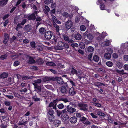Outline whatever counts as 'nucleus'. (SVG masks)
Returning <instances> with one entry per match:
<instances>
[{
  "instance_id": "f257e3e1",
  "label": "nucleus",
  "mask_w": 128,
  "mask_h": 128,
  "mask_svg": "<svg viewBox=\"0 0 128 128\" xmlns=\"http://www.w3.org/2000/svg\"><path fill=\"white\" fill-rule=\"evenodd\" d=\"M48 112L47 114L48 119L51 122H52L55 117L54 114V110H56L57 109L56 106L52 102H50L48 106Z\"/></svg>"
},
{
  "instance_id": "f03ea898",
  "label": "nucleus",
  "mask_w": 128,
  "mask_h": 128,
  "mask_svg": "<svg viewBox=\"0 0 128 128\" xmlns=\"http://www.w3.org/2000/svg\"><path fill=\"white\" fill-rule=\"evenodd\" d=\"M76 116L77 118H80L79 122L78 124V126L80 128H84L85 126V124L88 125L91 124V122L89 121L87 118L84 116L81 112L76 113Z\"/></svg>"
},
{
  "instance_id": "7ed1b4c3",
  "label": "nucleus",
  "mask_w": 128,
  "mask_h": 128,
  "mask_svg": "<svg viewBox=\"0 0 128 128\" xmlns=\"http://www.w3.org/2000/svg\"><path fill=\"white\" fill-rule=\"evenodd\" d=\"M82 37L84 39V42L88 43L90 40L94 38V36L92 33H88V32L86 31L83 34Z\"/></svg>"
},
{
  "instance_id": "20e7f679",
  "label": "nucleus",
  "mask_w": 128,
  "mask_h": 128,
  "mask_svg": "<svg viewBox=\"0 0 128 128\" xmlns=\"http://www.w3.org/2000/svg\"><path fill=\"white\" fill-rule=\"evenodd\" d=\"M73 23L71 20H68L67 21L65 22L64 25L63 30L65 32H69L70 29L72 27Z\"/></svg>"
},
{
  "instance_id": "39448f33",
  "label": "nucleus",
  "mask_w": 128,
  "mask_h": 128,
  "mask_svg": "<svg viewBox=\"0 0 128 128\" xmlns=\"http://www.w3.org/2000/svg\"><path fill=\"white\" fill-rule=\"evenodd\" d=\"M70 89V87L66 82H64L60 88V92L63 95L67 94L68 90Z\"/></svg>"
},
{
  "instance_id": "423d86ee",
  "label": "nucleus",
  "mask_w": 128,
  "mask_h": 128,
  "mask_svg": "<svg viewBox=\"0 0 128 128\" xmlns=\"http://www.w3.org/2000/svg\"><path fill=\"white\" fill-rule=\"evenodd\" d=\"M58 49L59 50H62L65 48H68L69 47L68 44L62 41H59L58 42Z\"/></svg>"
},
{
  "instance_id": "0eeeda50",
  "label": "nucleus",
  "mask_w": 128,
  "mask_h": 128,
  "mask_svg": "<svg viewBox=\"0 0 128 128\" xmlns=\"http://www.w3.org/2000/svg\"><path fill=\"white\" fill-rule=\"evenodd\" d=\"M53 33L51 31L46 32L44 34V37L46 40H50L53 35Z\"/></svg>"
},
{
  "instance_id": "6e6552de",
  "label": "nucleus",
  "mask_w": 128,
  "mask_h": 128,
  "mask_svg": "<svg viewBox=\"0 0 128 128\" xmlns=\"http://www.w3.org/2000/svg\"><path fill=\"white\" fill-rule=\"evenodd\" d=\"M66 110L68 113H69L70 114H73L75 112L76 110L73 107L70 106V105H67L66 107Z\"/></svg>"
},
{
  "instance_id": "1a4fd4ad",
  "label": "nucleus",
  "mask_w": 128,
  "mask_h": 128,
  "mask_svg": "<svg viewBox=\"0 0 128 128\" xmlns=\"http://www.w3.org/2000/svg\"><path fill=\"white\" fill-rule=\"evenodd\" d=\"M78 106L80 107V109L84 111H86L88 110V105L87 104H83L82 103H78Z\"/></svg>"
},
{
  "instance_id": "9d476101",
  "label": "nucleus",
  "mask_w": 128,
  "mask_h": 128,
  "mask_svg": "<svg viewBox=\"0 0 128 128\" xmlns=\"http://www.w3.org/2000/svg\"><path fill=\"white\" fill-rule=\"evenodd\" d=\"M4 38L3 41V42L4 44H6L7 43L9 40V35L6 33H5L4 34Z\"/></svg>"
},
{
  "instance_id": "9b49d317",
  "label": "nucleus",
  "mask_w": 128,
  "mask_h": 128,
  "mask_svg": "<svg viewBox=\"0 0 128 128\" xmlns=\"http://www.w3.org/2000/svg\"><path fill=\"white\" fill-rule=\"evenodd\" d=\"M28 20L34 21L36 18V16L34 13H32L31 14H28Z\"/></svg>"
},
{
  "instance_id": "f8f14e48",
  "label": "nucleus",
  "mask_w": 128,
  "mask_h": 128,
  "mask_svg": "<svg viewBox=\"0 0 128 128\" xmlns=\"http://www.w3.org/2000/svg\"><path fill=\"white\" fill-rule=\"evenodd\" d=\"M54 80H56L57 82L60 84H63L64 83L62 78L60 77H56L54 78Z\"/></svg>"
},
{
  "instance_id": "ddd939ff",
  "label": "nucleus",
  "mask_w": 128,
  "mask_h": 128,
  "mask_svg": "<svg viewBox=\"0 0 128 128\" xmlns=\"http://www.w3.org/2000/svg\"><path fill=\"white\" fill-rule=\"evenodd\" d=\"M82 72L81 70H76V72L74 74H75L78 77V78L80 80H81L82 78L81 77V75Z\"/></svg>"
},
{
  "instance_id": "4468645a",
  "label": "nucleus",
  "mask_w": 128,
  "mask_h": 128,
  "mask_svg": "<svg viewBox=\"0 0 128 128\" xmlns=\"http://www.w3.org/2000/svg\"><path fill=\"white\" fill-rule=\"evenodd\" d=\"M24 28L26 31L29 32L32 30V27L31 24H28L25 26Z\"/></svg>"
},
{
  "instance_id": "2eb2a0df",
  "label": "nucleus",
  "mask_w": 128,
  "mask_h": 128,
  "mask_svg": "<svg viewBox=\"0 0 128 128\" xmlns=\"http://www.w3.org/2000/svg\"><path fill=\"white\" fill-rule=\"evenodd\" d=\"M33 84L34 86V88L37 90V92L38 93H40L41 92V86H38V84H36L33 83Z\"/></svg>"
},
{
  "instance_id": "dca6fc26",
  "label": "nucleus",
  "mask_w": 128,
  "mask_h": 128,
  "mask_svg": "<svg viewBox=\"0 0 128 128\" xmlns=\"http://www.w3.org/2000/svg\"><path fill=\"white\" fill-rule=\"evenodd\" d=\"M9 122L8 120L7 121H3L0 125V127L1 128H6L7 127V126L9 124Z\"/></svg>"
},
{
  "instance_id": "f3484780",
  "label": "nucleus",
  "mask_w": 128,
  "mask_h": 128,
  "mask_svg": "<svg viewBox=\"0 0 128 128\" xmlns=\"http://www.w3.org/2000/svg\"><path fill=\"white\" fill-rule=\"evenodd\" d=\"M69 90V92L71 96H73L76 94V92L74 91V88L73 87H71V88H70V89Z\"/></svg>"
},
{
  "instance_id": "a211bd4d",
  "label": "nucleus",
  "mask_w": 128,
  "mask_h": 128,
  "mask_svg": "<svg viewBox=\"0 0 128 128\" xmlns=\"http://www.w3.org/2000/svg\"><path fill=\"white\" fill-rule=\"evenodd\" d=\"M27 121H24V119L21 118L18 123V124L20 125L25 126L27 124Z\"/></svg>"
},
{
  "instance_id": "6ab92c4d",
  "label": "nucleus",
  "mask_w": 128,
  "mask_h": 128,
  "mask_svg": "<svg viewBox=\"0 0 128 128\" xmlns=\"http://www.w3.org/2000/svg\"><path fill=\"white\" fill-rule=\"evenodd\" d=\"M55 119V118L54 119ZM54 125L56 127H58L61 124V122L60 120H54ZM54 120L52 122H53Z\"/></svg>"
},
{
  "instance_id": "aec40b11",
  "label": "nucleus",
  "mask_w": 128,
  "mask_h": 128,
  "mask_svg": "<svg viewBox=\"0 0 128 128\" xmlns=\"http://www.w3.org/2000/svg\"><path fill=\"white\" fill-rule=\"evenodd\" d=\"M70 120L72 123L75 124L76 123L77 121V119L76 117L73 116L70 118Z\"/></svg>"
},
{
  "instance_id": "412c9836",
  "label": "nucleus",
  "mask_w": 128,
  "mask_h": 128,
  "mask_svg": "<svg viewBox=\"0 0 128 128\" xmlns=\"http://www.w3.org/2000/svg\"><path fill=\"white\" fill-rule=\"evenodd\" d=\"M96 113L97 114V115L101 116V117L102 118H104L106 116L105 114L104 113L102 112V111L99 110L97 111L96 112Z\"/></svg>"
},
{
  "instance_id": "4be33fe9",
  "label": "nucleus",
  "mask_w": 128,
  "mask_h": 128,
  "mask_svg": "<svg viewBox=\"0 0 128 128\" xmlns=\"http://www.w3.org/2000/svg\"><path fill=\"white\" fill-rule=\"evenodd\" d=\"M94 50V48L92 46H89L87 48L86 53L88 54L93 53Z\"/></svg>"
},
{
  "instance_id": "5701e85b",
  "label": "nucleus",
  "mask_w": 128,
  "mask_h": 128,
  "mask_svg": "<svg viewBox=\"0 0 128 128\" xmlns=\"http://www.w3.org/2000/svg\"><path fill=\"white\" fill-rule=\"evenodd\" d=\"M68 82H69L70 84L72 86V87H75L76 85V82L74 80H69Z\"/></svg>"
},
{
  "instance_id": "b1692460",
  "label": "nucleus",
  "mask_w": 128,
  "mask_h": 128,
  "mask_svg": "<svg viewBox=\"0 0 128 128\" xmlns=\"http://www.w3.org/2000/svg\"><path fill=\"white\" fill-rule=\"evenodd\" d=\"M99 57L98 55H94L92 60V62L94 61L96 62H97L99 60Z\"/></svg>"
},
{
  "instance_id": "393cba45",
  "label": "nucleus",
  "mask_w": 128,
  "mask_h": 128,
  "mask_svg": "<svg viewBox=\"0 0 128 128\" xmlns=\"http://www.w3.org/2000/svg\"><path fill=\"white\" fill-rule=\"evenodd\" d=\"M29 62L30 64H34L35 63V60H34V57L31 56H28Z\"/></svg>"
},
{
  "instance_id": "a878e982",
  "label": "nucleus",
  "mask_w": 128,
  "mask_h": 128,
  "mask_svg": "<svg viewBox=\"0 0 128 128\" xmlns=\"http://www.w3.org/2000/svg\"><path fill=\"white\" fill-rule=\"evenodd\" d=\"M74 38L78 40H81L82 38V36L79 33H77L74 35Z\"/></svg>"
},
{
  "instance_id": "bb28decb",
  "label": "nucleus",
  "mask_w": 128,
  "mask_h": 128,
  "mask_svg": "<svg viewBox=\"0 0 128 128\" xmlns=\"http://www.w3.org/2000/svg\"><path fill=\"white\" fill-rule=\"evenodd\" d=\"M1 79H4L6 78L8 76V74L6 72H4L1 74Z\"/></svg>"
},
{
  "instance_id": "cd10ccee",
  "label": "nucleus",
  "mask_w": 128,
  "mask_h": 128,
  "mask_svg": "<svg viewBox=\"0 0 128 128\" xmlns=\"http://www.w3.org/2000/svg\"><path fill=\"white\" fill-rule=\"evenodd\" d=\"M54 78L52 77H46L44 78V80L45 82L52 80L53 81L54 80Z\"/></svg>"
},
{
  "instance_id": "c85d7f7f",
  "label": "nucleus",
  "mask_w": 128,
  "mask_h": 128,
  "mask_svg": "<svg viewBox=\"0 0 128 128\" xmlns=\"http://www.w3.org/2000/svg\"><path fill=\"white\" fill-rule=\"evenodd\" d=\"M70 74L71 76H73L74 74L76 72V70L74 68L72 67L70 69Z\"/></svg>"
},
{
  "instance_id": "c756f323",
  "label": "nucleus",
  "mask_w": 128,
  "mask_h": 128,
  "mask_svg": "<svg viewBox=\"0 0 128 128\" xmlns=\"http://www.w3.org/2000/svg\"><path fill=\"white\" fill-rule=\"evenodd\" d=\"M116 72L118 73L123 75L124 74H127L126 72H124V70H118L117 68L116 69Z\"/></svg>"
},
{
  "instance_id": "7c9ffc66",
  "label": "nucleus",
  "mask_w": 128,
  "mask_h": 128,
  "mask_svg": "<svg viewBox=\"0 0 128 128\" xmlns=\"http://www.w3.org/2000/svg\"><path fill=\"white\" fill-rule=\"evenodd\" d=\"M33 78L32 76H23L22 77V79L23 80H26L29 79H31Z\"/></svg>"
},
{
  "instance_id": "2f4dec72",
  "label": "nucleus",
  "mask_w": 128,
  "mask_h": 128,
  "mask_svg": "<svg viewBox=\"0 0 128 128\" xmlns=\"http://www.w3.org/2000/svg\"><path fill=\"white\" fill-rule=\"evenodd\" d=\"M104 57L105 58L109 60L111 58V54L110 53H106L104 54Z\"/></svg>"
},
{
  "instance_id": "473e14b6",
  "label": "nucleus",
  "mask_w": 128,
  "mask_h": 128,
  "mask_svg": "<svg viewBox=\"0 0 128 128\" xmlns=\"http://www.w3.org/2000/svg\"><path fill=\"white\" fill-rule=\"evenodd\" d=\"M36 48L37 50L39 51H42L43 49V47L40 44L37 45L36 46Z\"/></svg>"
},
{
  "instance_id": "72a5a7b5",
  "label": "nucleus",
  "mask_w": 128,
  "mask_h": 128,
  "mask_svg": "<svg viewBox=\"0 0 128 128\" xmlns=\"http://www.w3.org/2000/svg\"><path fill=\"white\" fill-rule=\"evenodd\" d=\"M2 120L3 121H9V118L7 116H2Z\"/></svg>"
},
{
  "instance_id": "f704fd0d",
  "label": "nucleus",
  "mask_w": 128,
  "mask_h": 128,
  "mask_svg": "<svg viewBox=\"0 0 128 128\" xmlns=\"http://www.w3.org/2000/svg\"><path fill=\"white\" fill-rule=\"evenodd\" d=\"M8 56V54H5L4 55H1L0 56V59L3 60L6 58Z\"/></svg>"
},
{
  "instance_id": "c9c22d12",
  "label": "nucleus",
  "mask_w": 128,
  "mask_h": 128,
  "mask_svg": "<svg viewBox=\"0 0 128 128\" xmlns=\"http://www.w3.org/2000/svg\"><path fill=\"white\" fill-rule=\"evenodd\" d=\"M116 66L117 67L120 69L123 66L122 63L120 62H117Z\"/></svg>"
},
{
  "instance_id": "e433bc0d",
  "label": "nucleus",
  "mask_w": 128,
  "mask_h": 128,
  "mask_svg": "<svg viewBox=\"0 0 128 128\" xmlns=\"http://www.w3.org/2000/svg\"><path fill=\"white\" fill-rule=\"evenodd\" d=\"M36 62L38 64H42L44 63L42 59L41 58H39L37 60Z\"/></svg>"
},
{
  "instance_id": "4c0bfd02",
  "label": "nucleus",
  "mask_w": 128,
  "mask_h": 128,
  "mask_svg": "<svg viewBox=\"0 0 128 128\" xmlns=\"http://www.w3.org/2000/svg\"><path fill=\"white\" fill-rule=\"evenodd\" d=\"M100 88H99L98 89L96 88V90L98 91H99L100 94H104L105 92V91L102 88H100Z\"/></svg>"
},
{
  "instance_id": "58836bf2",
  "label": "nucleus",
  "mask_w": 128,
  "mask_h": 128,
  "mask_svg": "<svg viewBox=\"0 0 128 128\" xmlns=\"http://www.w3.org/2000/svg\"><path fill=\"white\" fill-rule=\"evenodd\" d=\"M7 0H2L0 1V5L1 6H3L4 5L6 4L7 3Z\"/></svg>"
},
{
  "instance_id": "ea45409f",
  "label": "nucleus",
  "mask_w": 128,
  "mask_h": 128,
  "mask_svg": "<svg viewBox=\"0 0 128 128\" xmlns=\"http://www.w3.org/2000/svg\"><path fill=\"white\" fill-rule=\"evenodd\" d=\"M46 30L45 28H40L39 30V32L41 34H44Z\"/></svg>"
},
{
  "instance_id": "a19ab883",
  "label": "nucleus",
  "mask_w": 128,
  "mask_h": 128,
  "mask_svg": "<svg viewBox=\"0 0 128 128\" xmlns=\"http://www.w3.org/2000/svg\"><path fill=\"white\" fill-rule=\"evenodd\" d=\"M43 97H46L48 95V93L46 91H44L42 92L40 94Z\"/></svg>"
},
{
  "instance_id": "79ce46f5",
  "label": "nucleus",
  "mask_w": 128,
  "mask_h": 128,
  "mask_svg": "<svg viewBox=\"0 0 128 128\" xmlns=\"http://www.w3.org/2000/svg\"><path fill=\"white\" fill-rule=\"evenodd\" d=\"M46 65L47 66H56V64L55 63L52 62H47L46 63Z\"/></svg>"
},
{
  "instance_id": "37998d69",
  "label": "nucleus",
  "mask_w": 128,
  "mask_h": 128,
  "mask_svg": "<svg viewBox=\"0 0 128 128\" xmlns=\"http://www.w3.org/2000/svg\"><path fill=\"white\" fill-rule=\"evenodd\" d=\"M52 16V19L51 20V21L52 22L53 24H54V23H55V22L57 20V19L56 17L54 16Z\"/></svg>"
},
{
  "instance_id": "c03bdc74",
  "label": "nucleus",
  "mask_w": 128,
  "mask_h": 128,
  "mask_svg": "<svg viewBox=\"0 0 128 128\" xmlns=\"http://www.w3.org/2000/svg\"><path fill=\"white\" fill-rule=\"evenodd\" d=\"M80 48L82 49H84L85 48V44L83 42H80L79 44Z\"/></svg>"
},
{
  "instance_id": "a18cd8bd",
  "label": "nucleus",
  "mask_w": 128,
  "mask_h": 128,
  "mask_svg": "<svg viewBox=\"0 0 128 128\" xmlns=\"http://www.w3.org/2000/svg\"><path fill=\"white\" fill-rule=\"evenodd\" d=\"M42 82V80L41 79H38L35 80L34 81V82L33 83L36 84H40Z\"/></svg>"
},
{
  "instance_id": "49530a36",
  "label": "nucleus",
  "mask_w": 128,
  "mask_h": 128,
  "mask_svg": "<svg viewBox=\"0 0 128 128\" xmlns=\"http://www.w3.org/2000/svg\"><path fill=\"white\" fill-rule=\"evenodd\" d=\"M56 12V10L55 9H52V10H50L49 12V13L51 15V16H54L53 14H55Z\"/></svg>"
},
{
  "instance_id": "de8ad7c7",
  "label": "nucleus",
  "mask_w": 128,
  "mask_h": 128,
  "mask_svg": "<svg viewBox=\"0 0 128 128\" xmlns=\"http://www.w3.org/2000/svg\"><path fill=\"white\" fill-rule=\"evenodd\" d=\"M106 65L109 67H111L113 65L112 62L110 61H108L106 62Z\"/></svg>"
},
{
  "instance_id": "09e8293b",
  "label": "nucleus",
  "mask_w": 128,
  "mask_h": 128,
  "mask_svg": "<svg viewBox=\"0 0 128 128\" xmlns=\"http://www.w3.org/2000/svg\"><path fill=\"white\" fill-rule=\"evenodd\" d=\"M62 38H63L64 40L66 41H68L69 39L68 36L66 34H64L62 36Z\"/></svg>"
},
{
  "instance_id": "8fccbe9b",
  "label": "nucleus",
  "mask_w": 128,
  "mask_h": 128,
  "mask_svg": "<svg viewBox=\"0 0 128 128\" xmlns=\"http://www.w3.org/2000/svg\"><path fill=\"white\" fill-rule=\"evenodd\" d=\"M30 45L31 47L34 48H36L35 45L36 43L34 41L31 42H30Z\"/></svg>"
},
{
  "instance_id": "3c124183",
  "label": "nucleus",
  "mask_w": 128,
  "mask_h": 128,
  "mask_svg": "<svg viewBox=\"0 0 128 128\" xmlns=\"http://www.w3.org/2000/svg\"><path fill=\"white\" fill-rule=\"evenodd\" d=\"M100 9L102 10H104L105 6L104 3H100Z\"/></svg>"
},
{
  "instance_id": "603ef678",
  "label": "nucleus",
  "mask_w": 128,
  "mask_h": 128,
  "mask_svg": "<svg viewBox=\"0 0 128 128\" xmlns=\"http://www.w3.org/2000/svg\"><path fill=\"white\" fill-rule=\"evenodd\" d=\"M93 53H90V54H89L88 56V60L90 61L91 62H92V56Z\"/></svg>"
},
{
  "instance_id": "864d4df0",
  "label": "nucleus",
  "mask_w": 128,
  "mask_h": 128,
  "mask_svg": "<svg viewBox=\"0 0 128 128\" xmlns=\"http://www.w3.org/2000/svg\"><path fill=\"white\" fill-rule=\"evenodd\" d=\"M45 8L46 10L44 12V13L45 14H46L50 11V9L49 7L47 6H45Z\"/></svg>"
},
{
  "instance_id": "5fc2aeb1",
  "label": "nucleus",
  "mask_w": 128,
  "mask_h": 128,
  "mask_svg": "<svg viewBox=\"0 0 128 128\" xmlns=\"http://www.w3.org/2000/svg\"><path fill=\"white\" fill-rule=\"evenodd\" d=\"M57 107L59 109H62L64 108V106L61 103L58 105Z\"/></svg>"
},
{
  "instance_id": "6e6d98bb",
  "label": "nucleus",
  "mask_w": 128,
  "mask_h": 128,
  "mask_svg": "<svg viewBox=\"0 0 128 128\" xmlns=\"http://www.w3.org/2000/svg\"><path fill=\"white\" fill-rule=\"evenodd\" d=\"M20 64V62L18 60L16 61L14 63V66H16L19 65Z\"/></svg>"
},
{
  "instance_id": "4d7b16f0",
  "label": "nucleus",
  "mask_w": 128,
  "mask_h": 128,
  "mask_svg": "<svg viewBox=\"0 0 128 128\" xmlns=\"http://www.w3.org/2000/svg\"><path fill=\"white\" fill-rule=\"evenodd\" d=\"M17 38V37L16 36H13L10 39V42L11 43L12 42H14L15 40Z\"/></svg>"
},
{
  "instance_id": "13d9d810",
  "label": "nucleus",
  "mask_w": 128,
  "mask_h": 128,
  "mask_svg": "<svg viewBox=\"0 0 128 128\" xmlns=\"http://www.w3.org/2000/svg\"><path fill=\"white\" fill-rule=\"evenodd\" d=\"M58 37L54 35H53V38L52 40H54V41L55 42H57V40Z\"/></svg>"
},
{
  "instance_id": "bf43d9fd",
  "label": "nucleus",
  "mask_w": 128,
  "mask_h": 128,
  "mask_svg": "<svg viewBox=\"0 0 128 128\" xmlns=\"http://www.w3.org/2000/svg\"><path fill=\"white\" fill-rule=\"evenodd\" d=\"M80 30L82 31H84L86 30V27L84 25H81L80 27Z\"/></svg>"
},
{
  "instance_id": "052dcab7",
  "label": "nucleus",
  "mask_w": 128,
  "mask_h": 128,
  "mask_svg": "<svg viewBox=\"0 0 128 128\" xmlns=\"http://www.w3.org/2000/svg\"><path fill=\"white\" fill-rule=\"evenodd\" d=\"M56 7V4L55 3H52L51 4V8L52 9H55Z\"/></svg>"
},
{
  "instance_id": "680f3d73",
  "label": "nucleus",
  "mask_w": 128,
  "mask_h": 128,
  "mask_svg": "<svg viewBox=\"0 0 128 128\" xmlns=\"http://www.w3.org/2000/svg\"><path fill=\"white\" fill-rule=\"evenodd\" d=\"M60 101V100H58V99H56L55 100H54L53 102H52V103H53L54 105H56V106L57 103L58 102V101Z\"/></svg>"
},
{
  "instance_id": "e2e57ef3",
  "label": "nucleus",
  "mask_w": 128,
  "mask_h": 128,
  "mask_svg": "<svg viewBox=\"0 0 128 128\" xmlns=\"http://www.w3.org/2000/svg\"><path fill=\"white\" fill-rule=\"evenodd\" d=\"M107 51L108 52V53H110V54H112L113 52L112 49L110 48H108Z\"/></svg>"
},
{
  "instance_id": "0e129e2a",
  "label": "nucleus",
  "mask_w": 128,
  "mask_h": 128,
  "mask_svg": "<svg viewBox=\"0 0 128 128\" xmlns=\"http://www.w3.org/2000/svg\"><path fill=\"white\" fill-rule=\"evenodd\" d=\"M60 27H58V28H57L56 29V34L58 35L59 36H60V33L59 32V30H60Z\"/></svg>"
},
{
  "instance_id": "69168bd1",
  "label": "nucleus",
  "mask_w": 128,
  "mask_h": 128,
  "mask_svg": "<svg viewBox=\"0 0 128 128\" xmlns=\"http://www.w3.org/2000/svg\"><path fill=\"white\" fill-rule=\"evenodd\" d=\"M94 105L97 107H101L102 105L101 104L99 103H97L96 102H94L93 103Z\"/></svg>"
},
{
  "instance_id": "338daca9",
  "label": "nucleus",
  "mask_w": 128,
  "mask_h": 128,
  "mask_svg": "<svg viewBox=\"0 0 128 128\" xmlns=\"http://www.w3.org/2000/svg\"><path fill=\"white\" fill-rule=\"evenodd\" d=\"M90 115L92 116V117L94 118H98V116L95 115L93 113L91 112L90 114Z\"/></svg>"
},
{
  "instance_id": "774afa93",
  "label": "nucleus",
  "mask_w": 128,
  "mask_h": 128,
  "mask_svg": "<svg viewBox=\"0 0 128 128\" xmlns=\"http://www.w3.org/2000/svg\"><path fill=\"white\" fill-rule=\"evenodd\" d=\"M27 22V20L26 19H24L21 22V24L22 26H23Z\"/></svg>"
}]
</instances>
